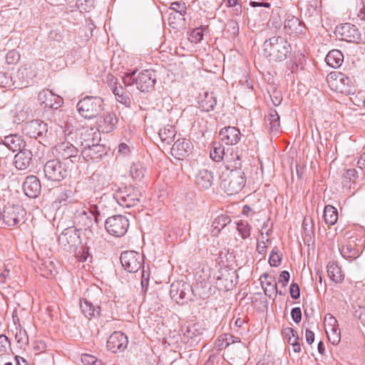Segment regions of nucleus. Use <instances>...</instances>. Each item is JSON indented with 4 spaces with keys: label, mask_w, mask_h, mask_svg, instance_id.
<instances>
[{
    "label": "nucleus",
    "mask_w": 365,
    "mask_h": 365,
    "mask_svg": "<svg viewBox=\"0 0 365 365\" xmlns=\"http://www.w3.org/2000/svg\"><path fill=\"white\" fill-rule=\"evenodd\" d=\"M290 51V45L281 36H272L264 43V54L269 61H283Z\"/></svg>",
    "instance_id": "1"
},
{
    "label": "nucleus",
    "mask_w": 365,
    "mask_h": 365,
    "mask_svg": "<svg viewBox=\"0 0 365 365\" xmlns=\"http://www.w3.org/2000/svg\"><path fill=\"white\" fill-rule=\"evenodd\" d=\"M101 213L96 205H89L88 207H84L82 212L76 216L78 223L83 227L86 231L91 234L98 232L99 229V222Z\"/></svg>",
    "instance_id": "2"
},
{
    "label": "nucleus",
    "mask_w": 365,
    "mask_h": 365,
    "mask_svg": "<svg viewBox=\"0 0 365 365\" xmlns=\"http://www.w3.org/2000/svg\"><path fill=\"white\" fill-rule=\"evenodd\" d=\"M135 72L130 75H127L123 78L125 85H131L135 83L138 89L142 92H149L153 90L156 83V76L155 71L152 70H143L135 77Z\"/></svg>",
    "instance_id": "3"
},
{
    "label": "nucleus",
    "mask_w": 365,
    "mask_h": 365,
    "mask_svg": "<svg viewBox=\"0 0 365 365\" xmlns=\"http://www.w3.org/2000/svg\"><path fill=\"white\" fill-rule=\"evenodd\" d=\"M80 115L88 119L95 118L103 110L104 103L102 98L98 96H86L77 103Z\"/></svg>",
    "instance_id": "4"
},
{
    "label": "nucleus",
    "mask_w": 365,
    "mask_h": 365,
    "mask_svg": "<svg viewBox=\"0 0 365 365\" xmlns=\"http://www.w3.org/2000/svg\"><path fill=\"white\" fill-rule=\"evenodd\" d=\"M327 81L331 90L336 92L350 95L355 93L353 81L344 73L331 72L327 77Z\"/></svg>",
    "instance_id": "5"
},
{
    "label": "nucleus",
    "mask_w": 365,
    "mask_h": 365,
    "mask_svg": "<svg viewBox=\"0 0 365 365\" xmlns=\"http://www.w3.org/2000/svg\"><path fill=\"white\" fill-rule=\"evenodd\" d=\"M245 183V174L242 169H231L222 180V186L227 195L238 193Z\"/></svg>",
    "instance_id": "6"
},
{
    "label": "nucleus",
    "mask_w": 365,
    "mask_h": 365,
    "mask_svg": "<svg viewBox=\"0 0 365 365\" xmlns=\"http://www.w3.org/2000/svg\"><path fill=\"white\" fill-rule=\"evenodd\" d=\"M43 173L45 178L48 181L59 182L68 175L69 171L58 159H53L45 163Z\"/></svg>",
    "instance_id": "7"
},
{
    "label": "nucleus",
    "mask_w": 365,
    "mask_h": 365,
    "mask_svg": "<svg viewBox=\"0 0 365 365\" xmlns=\"http://www.w3.org/2000/svg\"><path fill=\"white\" fill-rule=\"evenodd\" d=\"M48 131V125L41 120H33L25 123L24 127V132L26 135H29L34 140H31V145L36 146L38 150L42 148L44 150V146L41 145L40 141L36 139L45 135Z\"/></svg>",
    "instance_id": "8"
},
{
    "label": "nucleus",
    "mask_w": 365,
    "mask_h": 365,
    "mask_svg": "<svg viewBox=\"0 0 365 365\" xmlns=\"http://www.w3.org/2000/svg\"><path fill=\"white\" fill-rule=\"evenodd\" d=\"M26 211L20 205H8L1 212L3 222L10 227H18L24 220Z\"/></svg>",
    "instance_id": "9"
},
{
    "label": "nucleus",
    "mask_w": 365,
    "mask_h": 365,
    "mask_svg": "<svg viewBox=\"0 0 365 365\" xmlns=\"http://www.w3.org/2000/svg\"><path fill=\"white\" fill-rule=\"evenodd\" d=\"M140 191L132 187L125 186L120 188L115 194V198L118 203L125 207H131L135 206L140 200Z\"/></svg>",
    "instance_id": "10"
},
{
    "label": "nucleus",
    "mask_w": 365,
    "mask_h": 365,
    "mask_svg": "<svg viewBox=\"0 0 365 365\" xmlns=\"http://www.w3.org/2000/svg\"><path fill=\"white\" fill-rule=\"evenodd\" d=\"M128 227V220L120 215L110 217L105 222L106 231L114 237L123 236L126 233Z\"/></svg>",
    "instance_id": "11"
},
{
    "label": "nucleus",
    "mask_w": 365,
    "mask_h": 365,
    "mask_svg": "<svg viewBox=\"0 0 365 365\" xmlns=\"http://www.w3.org/2000/svg\"><path fill=\"white\" fill-rule=\"evenodd\" d=\"M335 34L341 40L349 43H359L361 41V33L356 25L343 24L335 29Z\"/></svg>",
    "instance_id": "12"
},
{
    "label": "nucleus",
    "mask_w": 365,
    "mask_h": 365,
    "mask_svg": "<svg viewBox=\"0 0 365 365\" xmlns=\"http://www.w3.org/2000/svg\"><path fill=\"white\" fill-rule=\"evenodd\" d=\"M120 262L124 269L130 273L137 272L143 264V257L135 251H125L120 255Z\"/></svg>",
    "instance_id": "13"
},
{
    "label": "nucleus",
    "mask_w": 365,
    "mask_h": 365,
    "mask_svg": "<svg viewBox=\"0 0 365 365\" xmlns=\"http://www.w3.org/2000/svg\"><path fill=\"white\" fill-rule=\"evenodd\" d=\"M362 245L361 237L351 236L340 249L341 255L347 259H356L361 252Z\"/></svg>",
    "instance_id": "14"
},
{
    "label": "nucleus",
    "mask_w": 365,
    "mask_h": 365,
    "mask_svg": "<svg viewBox=\"0 0 365 365\" xmlns=\"http://www.w3.org/2000/svg\"><path fill=\"white\" fill-rule=\"evenodd\" d=\"M284 32L289 36H299L304 35L307 27L304 23L292 15H287L284 23Z\"/></svg>",
    "instance_id": "15"
},
{
    "label": "nucleus",
    "mask_w": 365,
    "mask_h": 365,
    "mask_svg": "<svg viewBox=\"0 0 365 365\" xmlns=\"http://www.w3.org/2000/svg\"><path fill=\"white\" fill-rule=\"evenodd\" d=\"M34 146L31 145V142L28 143L27 147L21 150L15 156H14V165L15 167L20 170H24L27 169L32 163V158L34 155L32 148Z\"/></svg>",
    "instance_id": "16"
},
{
    "label": "nucleus",
    "mask_w": 365,
    "mask_h": 365,
    "mask_svg": "<svg viewBox=\"0 0 365 365\" xmlns=\"http://www.w3.org/2000/svg\"><path fill=\"white\" fill-rule=\"evenodd\" d=\"M58 241L65 248L76 247L80 243L79 230L73 226L66 228L58 237Z\"/></svg>",
    "instance_id": "17"
},
{
    "label": "nucleus",
    "mask_w": 365,
    "mask_h": 365,
    "mask_svg": "<svg viewBox=\"0 0 365 365\" xmlns=\"http://www.w3.org/2000/svg\"><path fill=\"white\" fill-rule=\"evenodd\" d=\"M126 335L121 331H114L107 341V349L113 353L123 351L128 346Z\"/></svg>",
    "instance_id": "18"
},
{
    "label": "nucleus",
    "mask_w": 365,
    "mask_h": 365,
    "mask_svg": "<svg viewBox=\"0 0 365 365\" xmlns=\"http://www.w3.org/2000/svg\"><path fill=\"white\" fill-rule=\"evenodd\" d=\"M38 100L45 108L58 109L63 104V99L50 90H43L38 96Z\"/></svg>",
    "instance_id": "19"
},
{
    "label": "nucleus",
    "mask_w": 365,
    "mask_h": 365,
    "mask_svg": "<svg viewBox=\"0 0 365 365\" xmlns=\"http://www.w3.org/2000/svg\"><path fill=\"white\" fill-rule=\"evenodd\" d=\"M106 154V148L101 144L86 145L81 152L82 157L87 162L98 161Z\"/></svg>",
    "instance_id": "20"
},
{
    "label": "nucleus",
    "mask_w": 365,
    "mask_h": 365,
    "mask_svg": "<svg viewBox=\"0 0 365 365\" xmlns=\"http://www.w3.org/2000/svg\"><path fill=\"white\" fill-rule=\"evenodd\" d=\"M23 190L29 197H37L41 191V185L39 179L33 175L27 176L23 183Z\"/></svg>",
    "instance_id": "21"
},
{
    "label": "nucleus",
    "mask_w": 365,
    "mask_h": 365,
    "mask_svg": "<svg viewBox=\"0 0 365 365\" xmlns=\"http://www.w3.org/2000/svg\"><path fill=\"white\" fill-rule=\"evenodd\" d=\"M192 147V144L190 140L180 138L173 145L171 153L175 158L181 159L189 155Z\"/></svg>",
    "instance_id": "22"
},
{
    "label": "nucleus",
    "mask_w": 365,
    "mask_h": 365,
    "mask_svg": "<svg viewBox=\"0 0 365 365\" xmlns=\"http://www.w3.org/2000/svg\"><path fill=\"white\" fill-rule=\"evenodd\" d=\"M220 140L227 145H236L241 139V133L236 127L223 128L219 133Z\"/></svg>",
    "instance_id": "23"
},
{
    "label": "nucleus",
    "mask_w": 365,
    "mask_h": 365,
    "mask_svg": "<svg viewBox=\"0 0 365 365\" xmlns=\"http://www.w3.org/2000/svg\"><path fill=\"white\" fill-rule=\"evenodd\" d=\"M227 354L231 357L232 359H242L246 354V345L240 340L235 341L232 342H227L225 344Z\"/></svg>",
    "instance_id": "24"
},
{
    "label": "nucleus",
    "mask_w": 365,
    "mask_h": 365,
    "mask_svg": "<svg viewBox=\"0 0 365 365\" xmlns=\"http://www.w3.org/2000/svg\"><path fill=\"white\" fill-rule=\"evenodd\" d=\"M56 149L58 155L63 159H71V162H74L78 158V149L69 142L58 143Z\"/></svg>",
    "instance_id": "25"
},
{
    "label": "nucleus",
    "mask_w": 365,
    "mask_h": 365,
    "mask_svg": "<svg viewBox=\"0 0 365 365\" xmlns=\"http://www.w3.org/2000/svg\"><path fill=\"white\" fill-rule=\"evenodd\" d=\"M1 141L2 143L12 152H19L28 145L23 139V137L17 134H11L5 136Z\"/></svg>",
    "instance_id": "26"
},
{
    "label": "nucleus",
    "mask_w": 365,
    "mask_h": 365,
    "mask_svg": "<svg viewBox=\"0 0 365 365\" xmlns=\"http://www.w3.org/2000/svg\"><path fill=\"white\" fill-rule=\"evenodd\" d=\"M118 118L115 113H108L101 117L97 122L98 130L103 133H110L116 128Z\"/></svg>",
    "instance_id": "27"
},
{
    "label": "nucleus",
    "mask_w": 365,
    "mask_h": 365,
    "mask_svg": "<svg viewBox=\"0 0 365 365\" xmlns=\"http://www.w3.org/2000/svg\"><path fill=\"white\" fill-rule=\"evenodd\" d=\"M35 76L34 71L30 66H24L19 68L16 78L19 81L20 87H28Z\"/></svg>",
    "instance_id": "28"
},
{
    "label": "nucleus",
    "mask_w": 365,
    "mask_h": 365,
    "mask_svg": "<svg viewBox=\"0 0 365 365\" xmlns=\"http://www.w3.org/2000/svg\"><path fill=\"white\" fill-rule=\"evenodd\" d=\"M260 280L262 287L267 296L271 297L272 294L276 295L278 294L277 282L274 277L264 273L261 276ZM279 294H282V292H279Z\"/></svg>",
    "instance_id": "29"
},
{
    "label": "nucleus",
    "mask_w": 365,
    "mask_h": 365,
    "mask_svg": "<svg viewBox=\"0 0 365 365\" xmlns=\"http://www.w3.org/2000/svg\"><path fill=\"white\" fill-rule=\"evenodd\" d=\"M266 128L268 131L274 135L280 132L279 115L274 109H270L266 118Z\"/></svg>",
    "instance_id": "30"
},
{
    "label": "nucleus",
    "mask_w": 365,
    "mask_h": 365,
    "mask_svg": "<svg viewBox=\"0 0 365 365\" xmlns=\"http://www.w3.org/2000/svg\"><path fill=\"white\" fill-rule=\"evenodd\" d=\"M327 318L329 319V324L328 326L330 327V331L329 332L326 329V333L327 334V336L329 339L331 341L333 344H337L340 341V331L339 330L338 327H336L337 321L336 319L331 316L330 314H327L325 317V320H327Z\"/></svg>",
    "instance_id": "31"
},
{
    "label": "nucleus",
    "mask_w": 365,
    "mask_h": 365,
    "mask_svg": "<svg viewBox=\"0 0 365 365\" xmlns=\"http://www.w3.org/2000/svg\"><path fill=\"white\" fill-rule=\"evenodd\" d=\"M212 173L204 169L199 171L195 178V182L199 187L208 189L212 185Z\"/></svg>",
    "instance_id": "32"
},
{
    "label": "nucleus",
    "mask_w": 365,
    "mask_h": 365,
    "mask_svg": "<svg viewBox=\"0 0 365 365\" xmlns=\"http://www.w3.org/2000/svg\"><path fill=\"white\" fill-rule=\"evenodd\" d=\"M80 307L83 314L88 318L98 316L101 312V307L99 306H94L87 299L80 300Z\"/></svg>",
    "instance_id": "33"
},
{
    "label": "nucleus",
    "mask_w": 365,
    "mask_h": 365,
    "mask_svg": "<svg viewBox=\"0 0 365 365\" xmlns=\"http://www.w3.org/2000/svg\"><path fill=\"white\" fill-rule=\"evenodd\" d=\"M325 61L329 66L336 68H339L344 61V55L338 49L330 51L326 56Z\"/></svg>",
    "instance_id": "34"
},
{
    "label": "nucleus",
    "mask_w": 365,
    "mask_h": 365,
    "mask_svg": "<svg viewBox=\"0 0 365 365\" xmlns=\"http://www.w3.org/2000/svg\"><path fill=\"white\" fill-rule=\"evenodd\" d=\"M176 133L177 131L174 126L168 125L159 130L158 135L163 143L170 145L174 140Z\"/></svg>",
    "instance_id": "35"
},
{
    "label": "nucleus",
    "mask_w": 365,
    "mask_h": 365,
    "mask_svg": "<svg viewBox=\"0 0 365 365\" xmlns=\"http://www.w3.org/2000/svg\"><path fill=\"white\" fill-rule=\"evenodd\" d=\"M231 220L226 215H220L215 218L212 223L211 234L212 236H217L222 229L230 223Z\"/></svg>",
    "instance_id": "36"
},
{
    "label": "nucleus",
    "mask_w": 365,
    "mask_h": 365,
    "mask_svg": "<svg viewBox=\"0 0 365 365\" xmlns=\"http://www.w3.org/2000/svg\"><path fill=\"white\" fill-rule=\"evenodd\" d=\"M225 160L227 163L228 170L230 168L232 169H241L242 155L238 151L235 152L232 150L230 153L227 152Z\"/></svg>",
    "instance_id": "37"
},
{
    "label": "nucleus",
    "mask_w": 365,
    "mask_h": 365,
    "mask_svg": "<svg viewBox=\"0 0 365 365\" xmlns=\"http://www.w3.org/2000/svg\"><path fill=\"white\" fill-rule=\"evenodd\" d=\"M327 274L329 278L336 283L341 282L344 278L341 268L334 262H330L327 264Z\"/></svg>",
    "instance_id": "38"
},
{
    "label": "nucleus",
    "mask_w": 365,
    "mask_h": 365,
    "mask_svg": "<svg viewBox=\"0 0 365 365\" xmlns=\"http://www.w3.org/2000/svg\"><path fill=\"white\" fill-rule=\"evenodd\" d=\"M217 104L216 98L213 93H205L204 98L200 101V108L202 110L210 112L213 110Z\"/></svg>",
    "instance_id": "39"
},
{
    "label": "nucleus",
    "mask_w": 365,
    "mask_h": 365,
    "mask_svg": "<svg viewBox=\"0 0 365 365\" xmlns=\"http://www.w3.org/2000/svg\"><path fill=\"white\" fill-rule=\"evenodd\" d=\"M324 219L327 225H334L338 220L337 210L331 205H327L324 210Z\"/></svg>",
    "instance_id": "40"
},
{
    "label": "nucleus",
    "mask_w": 365,
    "mask_h": 365,
    "mask_svg": "<svg viewBox=\"0 0 365 365\" xmlns=\"http://www.w3.org/2000/svg\"><path fill=\"white\" fill-rule=\"evenodd\" d=\"M226 153H227L225 151V147L220 143H213L212 150H210V158L213 160L220 162L224 160Z\"/></svg>",
    "instance_id": "41"
},
{
    "label": "nucleus",
    "mask_w": 365,
    "mask_h": 365,
    "mask_svg": "<svg viewBox=\"0 0 365 365\" xmlns=\"http://www.w3.org/2000/svg\"><path fill=\"white\" fill-rule=\"evenodd\" d=\"M208 30L207 26H201L195 28L190 34L189 40L191 43H197L203 38V34Z\"/></svg>",
    "instance_id": "42"
},
{
    "label": "nucleus",
    "mask_w": 365,
    "mask_h": 365,
    "mask_svg": "<svg viewBox=\"0 0 365 365\" xmlns=\"http://www.w3.org/2000/svg\"><path fill=\"white\" fill-rule=\"evenodd\" d=\"M15 330L14 336L18 346L19 348L25 347L29 342V337L26 331L17 327H15Z\"/></svg>",
    "instance_id": "43"
},
{
    "label": "nucleus",
    "mask_w": 365,
    "mask_h": 365,
    "mask_svg": "<svg viewBox=\"0 0 365 365\" xmlns=\"http://www.w3.org/2000/svg\"><path fill=\"white\" fill-rule=\"evenodd\" d=\"M175 287V285L173 284L171 285V293L174 292V288ZM190 286L187 284L185 283H178L176 285V294H178L179 298L181 299H188L189 297L188 292H190Z\"/></svg>",
    "instance_id": "44"
},
{
    "label": "nucleus",
    "mask_w": 365,
    "mask_h": 365,
    "mask_svg": "<svg viewBox=\"0 0 365 365\" xmlns=\"http://www.w3.org/2000/svg\"><path fill=\"white\" fill-rule=\"evenodd\" d=\"M145 169L140 163H133L130 167V175L135 180H141L145 175Z\"/></svg>",
    "instance_id": "45"
},
{
    "label": "nucleus",
    "mask_w": 365,
    "mask_h": 365,
    "mask_svg": "<svg viewBox=\"0 0 365 365\" xmlns=\"http://www.w3.org/2000/svg\"><path fill=\"white\" fill-rule=\"evenodd\" d=\"M237 230L244 240L250 236L251 226L246 221L240 220L237 222Z\"/></svg>",
    "instance_id": "46"
},
{
    "label": "nucleus",
    "mask_w": 365,
    "mask_h": 365,
    "mask_svg": "<svg viewBox=\"0 0 365 365\" xmlns=\"http://www.w3.org/2000/svg\"><path fill=\"white\" fill-rule=\"evenodd\" d=\"M282 262V255L277 247H274L270 254L269 263L272 267H278Z\"/></svg>",
    "instance_id": "47"
},
{
    "label": "nucleus",
    "mask_w": 365,
    "mask_h": 365,
    "mask_svg": "<svg viewBox=\"0 0 365 365\" xmlns=\"http://www.w3.org/2000/svg\"><path fill=\"white\" fill-rule=\"evenodd\" d=\"M170 9L179 13L181 16H185L187 13V6L185 2L175 1L171 3Z\"/></svg>",
    "instance_id": "48"
},
{
    "label": "nucleus",
    "mask_w": 365,
    "mask_h": 365,
    "mask_svg": "<svg viewBox=\"0 0 365 365\" xmlns=\"http://www.w3.org/2000/svg\"><path fill=\"white\" fill-rule=\"evenodd\" d=\"M20 60V54L16 50L9 51L6 55V61L7 64H16Z\"/></svg>",
    "instance_id": "49"
},
{
    "label": "nucleus",
    "mask_w": 365,
    "mask_h": 365,
    "mask_svg": "<svg viewBox=\"0 0 365 365\" xmlns=\"http://www.w3.org/2000/svg\"><path fill=\"white\" fill-rule=\"evenodd\" d=\"M11 349V342L9 338L4 334L0 335V352L3 355Z\"/></svg>",
    "instance_id": "50"
},
{
    "label": "nucleus",
    "mask_w": 365,
    "mask_h": 365,
    "mask_svg": "<svg viewBox=\"0 0 365 365\" xmlns=\"http://www.w3.org/2000/svg\"><path fill=\"white\" fill-rule=\"evenodd\" d=\"M94 0H78V8L82 11H88L93 7Z\"/></svg>",
    "instance_id": "51"
},
{
    "label": "nucleus",
    "mask_w": 365,
    "mask_h": 365,
    "mask_svg": "<svg viewBox=\"0 0 365 365\" xmlns=\"http://www.w3.org/2000/svg\"><path fill=\"white\" fill-rule=\"evenodd\" d=\"M270 98L273 105L274 106H278L281 104L282 101V92L280 91L274 89L270 93Z\"/></svg>",
    "instance_id": "52"
},
{
    "label": "nucleus",
    "mask_w": 365,
    "mask_h": 365,
    "mask_svg": "<svg viewBox=\"0 0 365 365\" xmlns=\"http://www.w3.org/2000/svg\"><path fill=\"white\" fill-rule=\"evenodd\" d=\"M115 98L119 103L124 105L125 106H126V107L130 106L131 100L130 98L129 93L127 91L123 94H120L119 96H118Z\"/></svg>",
    "instance_id": "53"
},
{
    "label": "nucleus",
    "mask_w": 365,
    "mask_h": 365,
    "mask_svg": "<svg viewBox=\"0 0 365 365\" xmlns=\"http://www.w3.org/2000/svg\"><path fill=\"white\" fill-rule=\"evenodd\" d=\"M343 177L349 181H354L358 178V172L355 168H349L346 170Z\"/></svg>",
    "instance_id": "54"
},
{
    "label": "nucleus",
    "mask_w": 365,
    "mask_h": 365,
    "mask_svg": "<svg viewBox=\"0 0 365 365\" xmlns=\"http://www.w3.org/2000/svg\"><path fill=\"white\" fill-rule=\"evenodd\" d=\"M290 295L292 299H297L300 296L299 287L297 283L292 282L289 288Z\"/></svg>",
    "instance_id": "55"
},
{
    "label": "nucleus",
    "mask_w": 365,
    "mask_h": 365,
    "mask_svg": "<svg viewBox=\"0 0 365 365\" xmlns=\"http://www.w3.org/2000/svg\"><path fill=\"white\" fill-rule=\"evenodd\" d=\"M291 317L295 323H299L302 319V312L299 307H294L291 311Z\"/></svg>",
    "instance_id": "56"
},
{
    "label": "nucleus",
    "mask_w": 365,
    "mask_h": 365,
    "mask_svg": "<svg viewBox=\"0 0 365 365\" xmlns=\"http://www.w3.org/2000/svg\"><path fill=\"white\" fill-rule=\"evenodd\" d=\"M96 360L97 359L93 355L85 354L81 356V361L84 365H93Z\"/></svg>",
    "instance_id": "57"
},
{
    "label": "nucleus",
    "mask_w": 365,
    "mask_h": 365,
    "mask_svg": "<svg viewBox=\"0 0 365 365\" xmlns=\"http://www.w3.org/2000/svg\"><path fill=\"white\" fill-rule=\"evenodd\" d=\"M72 195V191L71 190H66L62 192L57 199L59 203H65Z\"/></svg>",
    "instance_id": "58"
},
{
    "label": "nucleus",
    "mask_w": 365,
    "mask_h": 365,
    "mask_svg": "<svg viewBox=\"0 0 365 365\" xmlns=\"http://www.w3.org/2000/svg\"><path fill=\"white\" fill-rule=\"evenodd\" d=\"M282 334L286 337H287V339H289V336H291L292 338H294V339L299 338L297 331L290 327L284 329L282 331Z\"/></svg>",
    "instance_id": "59"
},
{
    "label": "nucleus",
    "mask_w": 365,
    "mask_h": 365,
    "mask_svg": "<svg viewBox=\"0 0 365 365\" xmlns=\"http://www.w3.org/2000/svg\"><path fill=\"white\" fill-rule=\"evenodd\" d=\"M288 343L292 346L293 351L295 353H299L301 351V345L299 342V338L294 339V342H292V337L289 336L287 339Z\"/></svg>",
    "instance_id": "60"
},
{
    "label": "nucleus",
    "mask_w": 365,
    "mask_h": 365,
    "mask_svg": "<svg viewBox=\"0 0 365 365\" xmlns=\"http://www.w3.org/2000/svg\"><path fill=\"white\" fill-rule=\"evenodd\" d=\"M289 273L287 271H282L279 275V282L285 287L289 280Z\"/></svg>",
    "instance_id": "61"
},
{
    "label": "nucleus",
    "mask_w": 365,
    "mask_h": 365,
    "mask_svg": "<svg viewBox=\"0 0 365 365\" xmlns=\"http://www.w3.org/2000/svg\"><path fill=\"white\" fill-rule=\"evenodd\" d=\"M58 130L57 132L62 133L63 134V136L66 137L68 135H70L71 133V130L70 129V125L66 123L64 126L63 125H58Z\"/></svg>",
    "instance_id": "62"
},
{
    "label": "nucleus",
    "mask_w": 365,
    "mask_h": 365,
    "mask_svg": "<svg viewBox=\"0 0 365 365\" xmlns=\"http://www.w3.org/2000/svg\"><path fill=\"white\" fill-rule=\"evenodd\" d=\"M106 79L111 91L113 90V88L117 86V78L114 76H113L112 74H108L107 76Z\"/></svg>",
    "instance_id": "63"
},
{
    "label": "nucleus",
    "mask_w": 365,
    "mask_h": 365,
    "mask_svg": "<svg viewBox=\"0 0 365 365\" xmlns=\"http://www.w3.org/2000/svg\"><path fill=\"white\" fill-rule=\"evenodd\" d=\"M357 165L361 169H365V152L360 155L357 161Z\"/></svg>",
    "instance_id": "64"
}]
</instances>
